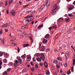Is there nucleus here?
<instances>
[{"label":"nucleus","mask_w":75,"mask_h":75,"mask_svg":"<svg viewBox=\"0 0 75 75\" xmlns=\"http://www.w3.org/2000/svg\"><path fill=\"white\" fill-rule=\"evenodd\" d=\"M5 40V39H3L2 40L1 43L3 44H4V41Z\"/></svg>","instance_id":"obj_23"},{"label":"nucleus","mask_w":75,"mask_h":75,"mask_svg":"<svg viewBox=\"0 0 75 75\" xmlns=\"http://www.w3.org/2000/svg\"><path fill=\"white\" fill-rule=\"evenodd\" d=\"M3 55V53L2 52H0V57H2Z\"/></svg>","instance_id":"obj_36"},{"label":"nucleus","mask_w":75,"mask_h":75,"mask_svg":"<svg viewBox=\"0 0 75 75\" xmlns=\"http://www.w3.org/2000/svg\"><path fill=\"white\" fill-rule=\"evenodd\" d=\"M74 8V6L72 5H69L68 6V10L71 11Z\"/></svg>","instance_id":"obj_3"},{"label":"nucleus","mask_w":75,"mask_h":75,"mask_svg":"<svg viewBox=\"0 0 75 75\" xmlns=\"http://www.w3.org/2000/svg\"><path fill=\"white\" fill-rule=\"evenodd\" d=\"M47 2L46 3V6L47 7H48L51 3V1L50 0H47Z\"/></svg>","instance_id":"obj_6"},{"label":"nucleus","mask_w":75,"mask_h":75,"mask_svg":"<svg viewBox=\"0 0 75 75\" xmlns=\"http://www.w3.org/2000/svg\"><path fill=\"white\" fill-rule=\"evenodd\" d=\"M11 68H9L7 69V71L8 72H9L11 71Z\"/></svg>","instance_id":"obj_39"},{"label":"nucleus","mask_w":75,"mask_h":75,"mask_svg":"<svg viewBox=\"0 0 75 75\" xmlns=\"http://www.w3.org/2000/svg\"><path fill=\"white\" fill-rule=\"evenodd\" d=\"M71 31H72V29L70 28L68 30L67 32L69 33H71Z\"/></svg>","instance_id":"obj_22"},{"label":"nucleus","mask_w":75,"mask_h":75,"mask_svg":"<svg viewBox=\"0 0 75 75\" xmlns=\"http://www.w3.org/2000/svg\"><path fill=\"white\" fill-rule=\"evenodd\" d=\"M18 52H19L20 51V48L19 47H18Z\"/></svg>","instance_id":"obj_49"},{"label":"nucleus","mask_w":75,"mask_h":75,"mask_svg":"<svg viewBox=\"0 0 75 75\" xmlns=\"http://www.w3.org/2000/svg\"><path fill=\"white\" fill-rule=\"evenodd\" d=\"M59 65L60 66H62V63L61 62L59 63Z\"/></svg>","instance_id":"obj_59"},{"label":"nucleus","mask_w":75,"mask_h":75,"mask_svg":"<svg viewBox=\"0 0 75 75\" xmlns=\"http://www.w3.org/2000/svg\"><path fill=\"white\" fill-rule=\"evenodd\" d=\"M12 45H13V46H14L17 45V43L16 42H13L12 43Z\"/></svg>","instance_id":"obj_38"},{"label":"nucleus","mask_w":75,"mask_h":75,"mask_svg":"<svg viewBox=\"0 0 75 75\" xmlns=\"http://www.w3.org/2000/svg\"><path fill=\"white\" fill-rule=\"evenodd\" d=\"M6 12L7 14H8L9 12H8V10H7L6 11Z\"/></svg>","instance_id":"obj_64"},{"label":"nucleus","mask_w":75,"mask_h":75,"mask_svg":"<svg viewBox=\"0 0 75 75\" xmlns=\"http://www.w3.org/2000/svg\"><path fill=\"white\" fill-rule=\"evenodd\" d=\"M26 33H27V32H26V31H24V32L23 33V34H25H25H26Z\"/></svg>","instance_id":"obj_52"},{"label":"nucleus","mask_w":75,"mask_h":75,"mask_svg":"<svg viewBox=\"0 0 75 75\" xmlns=\"http://www.w3.org/2000/svg\"><path fill=\"white\" fill-rule=\"evenodd\" d=\"M5 4L6 6H7L8 5V3H7V1H6L5 2Z\"/></svg>","instance_id":"obj_42"},{"label":"nucleus","mask_w":75,"mask_h":75,"mask_svg":"<svg viewBox=\"0 0 75 75\" xmlns=\"http://www.w3.org/2000/svg\"><path fill=\"white\" fill-rule=\"evenodd\" d=\"M65 20L66 22H69V19L66 18Z\"/></svg>","instance_id":"obj_33"},{"label":"nucleus","mask_w":75,"mask_h":75,"mask_svg":"<svg viewBox=\"0 0 75 75\" xmlns=\"http://www.w3.org/2000/svg\"><path fill=\"white\" fill-rule=\"evenodd\" d=\"M53 62L54 64H57V63H58V61H57V60H54L53 61Z\"/></svg>","instance_id":"obj_31"},{"label":"nucleus","mask_w":75,"mask_h":75,"mask_svg":"<svg viewBox=\"0 0 75 75\" xmlns=\"http://www.w3.org/2000/svg\"><path fill=\"white\" fill-rule=\"evenodd\" d=\"M45 49V46H42L41 48H40L39 50L40 51H44Z\"/></svg>","instance_id":"obj_5"},{"label":"nucleus","mask_w":75,"mask_h":75,"mask_svg":"<svg viewBox=\"0 0 75 75\" xmlns=\"http://www.w3.org/2000/svg\"><path fill=\"white\" fill-rule=\"evenodd\" d=\"M4 55L5 57H8V54H7V53H4Z\"/></svg>","instance_id":"obj_45"},{"label":"nucleus","mask_w":75,"mask_h":75,"mask_svg":"<svg viewBox=\"0 0 75 75\" xmlns=\"http://www.w3.org/2000/svg\"><path fill=\"white\" fill-rule=\"evenodd\" d=\"M5 30L6 32H8V30L7 29H5Z\"/></svg>","instance_id":"obj_62"},{"label":"nucleus","mask_w":75,"mask_h":75,"mask_svg":"<svg viewBox=\"0 0 75 75\" xmlns=\"http://www.w3.org/2000/svg\"><path fill=\"white\" fill-rule=\"evenodd\" d=\"M42 42H40L39 43V47L40 48V47H41V45L42 44Z\"/></svg>","instance_id":"obj_48"},{"label":"nucleus","mask_w":75,"mask_h":75,"mask_svg":"<svg viewBox=\"0 0 75 75\" xmlns=\"http://www.w3.org/2000/svg\"><path fill=\"white\" fill-rule=\"evenodd\" d=\"M31 58V56L30 55L28 56L27 57V59H30Z\"/></svg>","instance_id":"obj_35"},{"label":"nucleus","mask_w":75,"mask_h":75,"mask_svg":"<svg viewBox=\"0 0 75 75\" xmlns=\"http://www.w3.org/2000/svg\"><path fill=\"white\" fill-rule=\"evenodd\" d=\"M71 73V71H70V70H69V71L67 72V75H69Z\"/></svg>","instance_id":"obj_25"},{"label":"nucleus","mask_w":75,"mask_h":75,"mask_svg":"<svg viewBox=\"0 0 75 75\" xmlns=\"http://www.w3.org/2000/svg\"><path fill=\"white\" fill-rule=\"evenodd\" d=\"M15 63L16 64L18 63V61L17 60H16L15 61Z\"/></svg>","instance_id":"obj_63"},{"label":"nucleus","mask_w":75,"mask_h":75,"mask_svg":"<svg viewBox=\"0 0 75 75\" xmlns=\"http://www.w3.org/2000/svg\"><path fill=\"white\" fill-rule=\"evenodd\" d=\"M57 59L59 60V61H61L62 60V58L61 57H58L57 58Z\"/></svg>","instance_id":"obj_29"},{"label":"nucleus","mask_w":75,"mask_h":75,"mask_svg":"<svg viewBox=\"0 0 75 75\" xmlns=\"http://www.w3.org/2000/svg\"><path fill=\"white\" fill-rule=\"evenodd\" d=\"M31 70H32V71H34L35 70H34V68L32 67V68L31 69Z\"/></svg>","instance_id":"obj_54"},{"label":"nucleus","mask_w":75,"mask_h":75,"mask_svg":"<svg viewBox=\"0 0 75 75\" xmlns=\"http://www.w3.org/2000/svg\"><path fill=\"white\" fill-rule=\"evenodd\" d=\"M2 34H3V29H2L0 31V35H2Z\"/></svg>","instance_id":"obj_32"},{"label":"nucleus","mask_w":75,"mask_h":75,"mask_svg":"<svg viewBox=\"0 0 75 75\" xmlns=\"http://www.w3.org/2000/svg\"><path fill=\"white\" fill-rule=\"evenodd\" d=\"M43 43H46L47 42V40L44 39L42 40Z\"/></svg>","instance_id":"obj_14"},{"label":"nucleus","mask_w":75,"mask_h":75,"mask_svg":"<svg viewBox=\"0 0 75 75\" xmlns=\"http://www.w3.org/2000/svg\"><path fill=\"white\" fill-rule=\"evenodd\" d=\"M46 75H50V71L48 70H47L46 72Z\"/></svg>","instance_id":"obj_18"},{"label":"nucleus","mask_w":75,"mask_h":75,"mask_svg":"<svg viewBox=\"0 0 75 75\" xmlns=\"http://www.w3.org/2000/svg\"><path fill=\"white\" fill-rule=\"evenodd\" d=\"M27 71V70H26V69H24L23 70H22V72H26Z\"/></svg>","instance_id":"obj_30"},{"label":"nucleus","mask_w":75,"mask_h":75,"mask_svg":"<svg viewBox=\"0 0 75 75\" xmlns=\"http://www.w3.org/2000/svg\"><path fill=\"white\" fill-rule=\"evenodd\" d=\"M16 40V38L15 39H13V38H12L11 41L13 42V41H15V40Z\"/></svg>","instance_id":"obj_47"},{"label":"nucleus","mask_w":75,"mask_h":75,"mask_svg":"<svg viewBox=\"0 0 75 75\" xmlns=\"http://www.w3.org/2000/svg\"><path fill=\"white\" fill-rule=\"evenodd\" d=\"M44 26L43 24H42V25H40L39 26H38V29H40L42 27Z\"/></svg>","instance_id":"obj_13"},{"label":"nucleus","mask_w":75,"mask_h":75,"mask_svg":"<svg viewBox=\"0 0 75 75\" xmlns=\"http://www.w3.org/2000/svg\"><path fill=\"white\" fill-rule=\"evenodd\" d=\"M40 58H36V60H37V61L41 62V59H42V61H44V59H45V57L43 53H41L40 54Z\"/></svg>","instance_id":"obj_1"},{"label":"nucleus","mask_w":75,"mask_h":75,"mask_svg":"<svg viewBox=\"0 0 75 75\" xmlns=\"http://www.w3.org/2000/svg\"><path fill=\"white\" fill-rule=\"evenodd\" d=\"M9 26V25L8 23H6L2 26V28H4V27L7 28Z\"/></svg>","instance_id":"obj_8"},{"label":"nucleus","mask_w":75,"mask_h":75,"mask_svg":"<svg viewBox=\"0 0 75 75\" xmlns=\"http://www.w3.org/2000/svg\"><path fill=\"white\" fill-rule=\"evenodd\" d=\"M33 60L34 61H36V60H35V57H33Z\"/></svg>","instance_id":"obj_57"},{"label":"nucleus","mask_w":75,"mask_h":75,"mask_svg":"<svg viewBox=\"0 0 75 75\" xmlns=\"http://www.w3.org/2000/svg\"><path fill=\"white\" fill-rule=\"evenodd\" d=\"M13 1V0H10L9 2V4H11Z\"/></svg>","instance_id":"obj_26"},{"label":"nucleus","mask_w":75,"mask_h":75,"mask_svg":"<svg viewBox=\"0 0 75 75\" xmlns=\"http://www.w3.org/2000/svg\"><path fill=\"white\" fill-rule=\"evenodd\" d=\"M30 64H31V65H32V66H33V65H34V63H33V62H31Z\"/></svg>","instance_id":"obj_61"},{"label":"nucleus","mask_w":75,"mask_h":75,"mask_svg":"<svg viewBox=\"0 0 75 75\" xmlns=\"http://www.w3.org/2000/svg\"><path fill=\"white\" fill-rule=\"evenodd\" d=\"M68 54H69V52L67 51L65 54V57L66 58H68Z\"/></svg>","instance_id":"obj_10"},{"label":"nucleus","mask_w":75,"mask_h":75,"mask_svg":"<svg viewBox=\"0 0 75 75\" xmlns=\"http://www.w3.org/2000/svg\"><path fill=\"white\" fill-rule=\"evenodd\" d=\"M9 36L10 37H13V35H11V33H10Z\"/></svg>","instance_id":"obj_60"},{"label":"nucleus","mask_w":75,"mask_h":75,"mask_svg":"<svg viewBox=\"0 0 75 75\" xmlns=\"http://www.w3.org/2000/svg\"><path fill=\"white\" fill-rule=\"evenodd\" d=\"M14 67H17V65H18L16 63H14Z\"/></svg>","instance_id":"obj_50"},{"label":"nucleus","mask_w":75,"mask_h":75,"mask_svg":"<svg viewBox=\"0 0 75 75\" xmlns=\"http://www.w3.org/2000/svg\"><path fill=\"white\" fill-rule=\"evenodd\" d=\"M67 63L65 64H64L65 67H67Z\"/></svg>","instance_id":"obj_55"},{"label":"nucleus","mask_w":75,"mask_h":75,"mask_svg":"<svg viewBox=\"0 0 75 75\" xmlns=\"http://www.w3.org/2000/svg\"><path fill=\"white\" fill-rule=\"evenodd\" d=\"M30 39L31 41V43H33V38H30Z\"/></svg>","instance_id":"obj_43"},{"label":"nucleus","mask_w":75,"mask_h":75,"mask_svg":"<svg viewBox=\"0 0 75 75\" xmlns=\"http://www.w3.org/2000/svg\"><path fill=\"white\" fill-rule=\"evenodd\" d=\"M53 28H57V27L56 25H54L53 26Z\"/></svg>","instance_id":"obj_28"},{"label":"nucleus","mask_w":75,"mask_h":75,"mask_svg":"<svg viewBox=\"0 0 75 75\" xmlns=\"http://www.w3.org/2000/svg\"><path fill=\"white\" fill-rule=\"evenodd\" d=\"M35 55H36L37 56V57H39V56H40V54H37L36 55L35 54Z\"/></svg>","instance_id":"obj_44"},{"label":"nucleus","mask_w":75,"mask_h":75,"mask_svg":"<svg viewBox=\"0 0 75 75\" xmlns=\"http://www.w3.org/2000/svg\"><path fill=\"white\" fill-rule=\"evenodd\" d=\"M25 23L26 24H30V23H31V22L30 21H29L28 19H27L25 20Z\"/></svg>","instance_id":"obj_11"},{"label":"nucleus","mask_w":75,"mask_h":75,"mask_svg":"<svg viewBox=\"0 0 75 75\" xmlns=\"http://www.w3.org/2000/svg\"><path fill=\"white\" fill-rule=\"evenodd\" d=\"M28 45H29V44H27L25 45L24 44L23 45V47H24V48H25V47H28Z\"/></svg>","instance_id":"obj_12"},{"label":"nucleus","mask_w":75,"mask_h":75,"mask_svg":"<svg viewBox=\"0 0 75 75\" xmlns=\"http://www.w3.org/2000/svg\"><path fill=\"white\" fill-rule=\"evenodd\" d=\"M10 12L12 14V15H13V16H14L15 15L16 12H15V11H14V10H12Z\"/></svg>","instance_id":"obj_9"},{"label":"nucleus","mask_w":75,"mask_h":75,"mask_svg":"<svg viewBox=\"0 0 75 75\" xmlns=\"http://www.w3.org/2000/svg\"><path fill=\"white\" fill-rule=\"evenodd\" d=\"M60 73L62 74V69H60Z\"/></svg>","instance_id":"obj_58"},{"label":"nucleus","mask_w":75,"mask_h":75,"mask_svg":"<svg viewBox=\"0 0 75 75\" xmlns=\"http://www.w3.org/2000/svg\"><path fill=\"white\" fill-rule=\"evenodd\" d=\"M63 20L64 18H60L58 19L57 22L59 23H61V22H62L63 21Z\"/></svg>","instance_id":"obj_4"},{"label":"nucleus","mask_w":75,"mask_h":75,"mask_svg":"<svg viewBox=\"0 0 75 75\" xmlns=\"http://www.w3.org/2000/svg\"><path fill=\"white\" fill-rule=\"evenodd\" d=\"M75 59H74L73 60V65H75Z\"/></svg>","instance_id":"obj_46"},{"label":"nucleus","mask_w":75,"mask_h":75,"mask_svg":"<svg viewBox=\"0 0 75 75\" xmlns=\"http://www.w3.org/2000/svg\"><path fill=\"white\" fill-rule=\"evenodd\" d=\"M44 64L45 68H47L48 67V63H47V62H45L44 63Z\"/></svg>","instance_id":"obj_16"},{"label":"nucleus","mask_w":75,"mask_h":75,"mask_svg":"<svg viewBox=\"0 0 75 75\" xmlns=\"http://www.w3.org/2000/svg\"><path fill=\"white\" fill-rule=\"evenodd\" d=\"M3 74L4 75H7L8 73L7 72V71H5V72H4L3 73Z\"/></svg>","instance_id":"obj_34"},{"label":"nucleus","mask_w":75,"mask_h":75,"mask_svg":"<svg viewBox=\"0 0 75 75\" xmlns=\"http://www.w3.org/2000/svg\"><path fill=\"white\" fill-rule=\"evenodd\" d=\"M57 8H58L57 5V4H55V6L53 7V9L52 10V15H54V13H56Z\"/></svg>","instance_id":"obj_2"},{"label":"nucleus","mask_w":75,"mask_h":75,"mask_svg":"<svg viewBox=\"0 0 75 75\" xmlns=\"http://www.w3.org/2000/svg\"><path fill=\"white\" fill-rule=\"evenodd\" d=\"M18 61L19 62H20V64H23V61H22V59H21L20 58V59H18Z\"/></svg>","instance_id":"obj_15"},{"label":"nucleus","mask_w":75,"mask_h":75,"mask_svg":"<svg viewBox=\"0 0 75 75\" xmlns=\"http://www.w3.org/2000/svg\"><path fill=\"white\" fill-rule=\"evenodd\" d=\"M24 36L26 38H28V37H29V35L27 34H25V35Z\"/></svg>","instance_id":"obj_37"},{"label":"nucleus","mask_w":75,"mask_h":75,"mask_svg":"<svg viewBox=\"0 0 75 75\" xmlns=\"http://www.w3.org/2000/svg\"><path fill=\"white\" fill-rule=\"evenodd\" d=\"M31 17H33V16L30 15L29 16H27L26 18H31Z\"/></svg>","instance_id":"obj_21"},{"label":"nucleus","mask_w":75,"mask_h":75,"mask_svg":"<svg viewBox=\"0 0 75 75\" xmlns=\"http://www.w3.org/2000/svg\"><path fill=\"white\" fill-rule=\"evenodd\" d=\"M26 54H24V55H22L21 57V58H23V59H24V58H25V57H26Z\"/></svg>","instance_id":"obj_17"},{"label":"nucleus","mask_w":75,"mask_h":75,"mask_svg":"<svg viewBox=\"0 0 75 75\" xmlns=\"http://www.w3.org/2000/svg\"><path fill=\"white\" fill-rule=\"evenodd\" d=\"M50 35L48 34H46L45 36V37L46 38H49L50 37Z\"/></svg>","instance_id":"obj_24"},{"label":"nucleus","mask_w":75,"mask_h":75,"mask_svg":"<svg viewBox=\"0 0 75 75\" xmlns=\"http://www.w3.org/2000/svg\"><path fill=\"white\" fill-rule=\"evenodd\" d=\"M3 64V62L1 61V59L0 58V66H1Z\"/></svg>","instance_id":"obj_41"},{"label":"nucleus","mask_w":75,"mask_h":75,"mask_svg":"<svg viewBox=\"0 0 75 75\" xmlns=\"http://www.w3.org/2000/svg\"><path fill=\"white\" fill-rule=\"evenodd\" d=\"M35 11H33L31 13V14H34V13H35Z\"/></svg>","instance_id":"obj_51"},{"label":"nucleus","mask_w":75,"mask_h":75,"mask_svg":"<svg viewBox=\"0 0 75 75\" xmlns=\"http://www.w3.org/2000/svg\"><path fill=\"white\" fill-rule=\"evenodd\" d=\"M50 51V49L49 48H48L46 50V52H49Z\"/></svg>","instance_id":"obj_27"},{"label":"nucleus","mask_w":75,"mask_h":75,"mask_svg":"<svg viewBox=\"0 0 75 75\" xmlns=\"http://www.w3.org/2000/svg\"><path fill=\"white\" fill-rule=\"evenodd\" d=\"M26 27L25 26H22L21 28L22 29H25V28H26Z\"/></svg>","instance_id":"obj_40"},{"label":"nucleus","mask_w":75,"mask_h":75,"mask_svg":"<svg viewBox=\"0 0 75 75\" xmlns=\"http://www.w3.org/2000/svg\"><path fill=\"white\" fill-rule=\"evenodd\" d=\"M40 65L41 66V67H42V63H40Z\"/></svg>","instance_id":"obj_56"},{"label":"nucleus","mask_w":75,"mask_h":75,"mask_svg":"<svg viewBox=\"0 0 75 75\" xmlns=\"http://www.w3.org/2000/svg\"><path fill=\"white\" fill-rule=\"evenodd\" d=\"M45 6L44 5H42L39 8V11H40L42 10L45 8Z\"/></svg>","instance_id":"obj_7"},{"label":"nucleus","mask_w":75,"mask_h":75,"mask_svg":"<svg viewBox=\"0 0 75 75\" xmlns=\"http://www.w3.org/2000/svg\"><path fill=\"white\" fill-rule=\"evenodd\" d=\"M4 63H7V59H5L3 60Z\"/></svg>","instance_id":"obj_20"},{"label":"nucleus","mask_w":75,"mask_h":75,"mask_svg":"<svg viewBox=\"0 0 75 75\" xmlns=\"http://www.w3.org/2000/svg\"><path fill=\"white\" fill-rule=\"evenodd\" d=\"M13 63L12 62H10L9 64H8V65L9 66H10V67H11V66H13Z\"/></svg>","instance_id":"obj_19"},{"label":"nucleus","mask_w":75,"mask_h":75,"mask_svg":"<svg viewBox=\"0 0 75 75\" xmlns=\"http://www.w3.org/2000/svg\"><path fill=\"white\" fill-rule=\"evenodd\" d=\"M68 16H69V17H72V15L71 14H69Z\"/></svg>","instance_id":"obj_53"}]
</instances>
